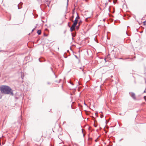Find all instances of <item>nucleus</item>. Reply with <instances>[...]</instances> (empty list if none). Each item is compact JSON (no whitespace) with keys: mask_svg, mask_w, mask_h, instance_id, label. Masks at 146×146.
<instances>
[{"mask_svg":"<svg viewBox=\"0 0 146 146\" xmlns=\"http://www.w3.org/2000/svg\"><path fill=\"white\" fill-rule=\"evenodd\" d=\"M0 90L1 93L2 94H9L12 96L14 95L13 90L8 86L3 85L0 86Z\"/></svg>","mask_w":146,"mask_h":146,"instance_id":"nucleus-1","label":"nucleus"},{"mask_svg":"<svg viewBox=\"0 0 146 146\" xmlns=\"http://www.w3.org/2000/svg\"><path fill=\"white\" fill-rule=\"evenodd\" d=\"M129 94L130 95L134 100H136V98L135 97V94L134 93L132 92H130L129 93Z\"/></svg>","mask_w":146,"mask_h":146,"instance_id":"nucleus-2","label":"nucleus"},{"mask_svg":"<svg viewBox=\"0 0 146 146\" xmlns=\"http://www.w3.org/2000/svg\"><path fill=\"white\" fill-rule=\"evenodd\" d=\"M23 4V3L21 2L18 5V8L19 9H21L22 8V5Z\"/></svg>","mask_w":146,"mask_h":146,"instance_id":"nucleus-3","label":"nucleus"},{"mask_svg":"<svg viewBox=\"0 0 146 146\" xmlns=\"http://www.w3.org/2000/svg\"><path fill=\"white\" fill-rule=\"evenodd\" d=\"M77 24V23L74 22L72 26V27L75 28V27L76 26Z\"/></svg>","mask_w":146,"mask_h":146,"instance_id":"nucleus-4","label":"nucleus"},{"mask_svg":"<svg viewBox=\"0 0 146 146\" xmlns=\"http://www.w3.org/2000/svg\"><path fill=\"white\" fill-rule=\"evenodd\" d=\"M38 60L40 62H42L44 61V59L43 58H39Z\"/></svg>","mask_w":146,"mask_h":146,"instance_id":"nucleus-5","label":"nucleus"},{"mask_svg":"<svg viewBox=\"0 0 146 146\" xmlns=\"http://www.w3.org/2000/svg\"><path fill=\"white\" fill-rule=\"evenodd\" d=\"M74 18V16L73 15L70 18V20L72 21H73V19Z\"/></svg>","mask_w":146,"mask_h":146,"instance_id":"nucleus-6","label":"nucleus"},{"mask_svg":"<svg viewBox=\"0 0 146 146\" xmlns=\"http://www.w3.org/2000/svg\"><path fill=\"white\" fill-rule=\"evenodd\" d=\"M37 34L38 35H40L41 33V31L40 30H38L37 32Z\"/></svg>","mask_w":146,"mask_h":146,"instance_id":"nucleus-7","label":"nucleus"},{"mask_svg":"<svg viewBox=\"0 0 146 146\" xmlns=\"http://www.w3.org/2000/svg\"><path fill=\"white\" fill-rule=\"evenodd\" d=\"M71 35L72 37H75L76 35V34L75 33H71Z\"/></svg>","mask_w":146,"mask_h":146,"instance_id":"nucleus-8","label":"nucleus"},{"mask_svg":"<svg viewBox=\"0 0 146 146\" xmlns=\"http://www.w3.org/2000/svg\"><path fill=\"white\" fill-rule=\"evenodd\" d=\"M74 27H72H72H70V31L71 32H72L73 31V30L74 29Z\"/></svg>","mask_w":146,"mask_h":146,"instance_id":"nucleus-9","label":"nucleus"},{"mask_svg":"<svg viewBox=\"0 0 146 146\" xmlns=\"http://www.w3.org/2000/svg\"><path fill=\"white\" fill-rule=\"evenodd\" d=\"M64 57L65 58H67V56L66 52H65L64 54Z\"/></svg>","mask_w":146,"mask_h":146,"instance_id":"nucleus-10","label":"nucleus"},{"mask_svg":"<svg viewBox=\"0 0 146 146\" xmlns=\"http://www.w3.org/2000/svg\"><path fill=\"white\" fill-rule=\"evenodd\" d=\"M96 121H94V126L96 127L97 126V125L96 124Z\"/></svg>","mask_w":146,"mask_h":146,"instance_id":"nucleus-11","label":"nucleus"},{"mask_svg":"<svg viewBox=\"0 0 146 146\" xmlns=\"http://www.w3.org/2000/svg\"><path fill=\"white\" fill-rule=\"evenodd\" d=\"M89 18H90V17L86 18L85 19V21L87 22H88V21H90L88 20V19Z\"/></svg>","mask_w":146,"mask_h":146,"instance_id":"nucleus-12","label":"nucleus"},{"mask_svg":"<svg viewBox=\"0 0 146 146\" xmlns=\"http://www.w3.org/2000/svg\"><path fill=\"white\" fill-rule=\"evenodd\" d=\"M115 52V51L113 50H112L111 52V54H115V53H114V52Z\"/></svg>","mask_w":146,"mask_h":146,"instance_id":"nucleus-13","label":"nucleus"},{"mask_svg":"<svg viewBox=\"0 0 146 146\" xmlns=\"http://www.w3.org/2000/svg\"><path fill=\"white\" fill-rule=\"evenodd\" d=\"M78 21L77 20V19H76L74 21V22L78 23Z\"/></svg>","mask_w":146,"mask_h":146,"instance_id":"nucleus-14","label":"nucleus"},{"mask_svg":"<svg viewBox=\"0 0 146 146\" xmlns=\"http://www.w3.org/2000/svg\"><path fill=\"white\" fill-rule=\"evenodd\" d=\"M126 34L128 36H130L131 35V34L130 33H128L127 32H126Z\"/></svg>","mask_w":146,"mask_h":146,"instance_id":"nucleus-15","label":"nucleus"},{"mask_svg":"<svg viewBox=\"0 0 146 146\" xmlns=\"http://www.w3.org/2000/svg\"><path fill=\"white\" fill-rule=\"evenodd\" d=\"M77 15H78V13H77ZM80 18V17H79V16L77 15V16L76 17V19H79Z\"/></svg>","mask_w":146,"mask_h":146,"instance_id":"nucleus-16","label":"nucleus"},{"mask_svg":"<svg viewBox=\"0 0 146 146\" xmlns=\"http://www.w3.org/2000/svg\"><path fill=\"white\" fill-rule=\"evenodd\" d=\"M146 21H145L143 22V25H146Z\"/></svg>","mask_w":146,"mask_h":146,"instance_id":"nucleus-17","label":"nucleus"},{"mask_svg":"<svg viewBox=\"0 0 146 146\" xmlns=\"http://www.w3.org/2000/svg\"><path fill=\"white\" fill-rule=\"evenodd\" d=\"M61 80L60 79L59 81L58 82L57 81H55V82H57V83H59L60 82Z\"/></svg>","mask_w":146,"mask_h":146,"instance_id":"nucleus-18","label":"nucleus"},{"mask_svg":"<svg viewBox=\"0 0 146 146\" xmlns=\"http://www.w3.org/2000/svg\"><path fill=\"white\" fill-rule=\"evenodd\" d=\"M70 83L72 85H74V84H73V83L72 82H71V81H70Z\"/></svg>","mask_w":146,"mask_h":146,"instance_id":"nucleus-19","label":"nucleus"},{"mask_svg":"<svg viewBox=\"0 0 146 146\" xmlns=\"http://www.w3.org/2000/svg\"><path fill=\"white\" fill-rule=\"evenodd\" d=\"M143 98L145 99V100L146 101V96H144Z\"/></svg>","mask_w":146,"mask_h":146,"instance_id":"nucleus-20","label":"nucleus"},{"mask_svg":"<svg viewBox=\"0 0 146 146\" xmlns=\"http://www.w3.org/2000/svg\"><path fill=\"white\" fill-rule=\"evenodd\" d=\"M92 138H91V137H89L88 138V140H92Z\"/></svg>","mask_w":146,"mask_h":146,"instance_id":"nucleus-21","label":"nucleus"},{"mask_svg":"<svg viewBox=\"0 0 146 146\" xmlns=\"http://www.w3.org/2000/svg\"><path fill=\"white\" fill-rule=\"evenodd\" d=\"M108 4V2H107L105 3V7H106L107 6Z\"/></svg>","mask_w":146,"mask_h":146,"instance_id":"nucleus-22","label":"nucleus"},{"mask_svg":"<svg viewBox=\"0 0 146 146\" xmlns=\"http://www.w3.org/2000/svg\"><path fill=\"white\" fill-rule=\"evenodd\" d=\"M68 0H67V6H66L67 8V6H68Z\"/></svg>","mask_w":146,"mask_h":146,"instance_id":"nucleus-23","label":"nucleus"},{"mask_svg":"<svg viewBox=\"0 0 146 146\" xmlns=\"http://www.w3.org/2000/svg\"><path fill=\"white\" fill-rule=\"evenodd\" d=\"M69 23H68V26L69 27H70V25H69Z\"/></svg>","mask_w":146,"mask_h":146,"instance_id":"nucleus-24","label":"nucleus"},{"mask_svg":"<svg viewBox=\"0 0 146 146\" xmlns=\"http://www.w3.org/2000/svg\"><path fill=\"white\" fill-rule=\"evenodd\" d=\"M104 117V116L103 115H101L100 116V117L101 118H102Z\"/></svg>","mask_w":146,"mask_h":146,"instance_id":"nucleus-25","label":"nucleus"},{"mask_svg":"<svg viewBox=\"0 0 146 146\" xmlns=\"http://www.w3.org/2000/svg\"><path fill=\"white\" fill-rule=\"evenodd\" d=\"M36 27H35V28H34L33 29V30H32V32H33L35 30V28H36Z\"/></svg>","mask_w":146,"mask_h":146,"instance_id":"nucleus-26","label":"nucleus"},{"mask_svg":"<svg viewBox=\"0 0 146 146\" xmlns=\"http://www.w3.org/2000/svg\"><path fill=\"white\" fill-rule=\"evenodd\" d=\"M15 98L16 99H18V97H15Z\"/></svg>","mask_w":146,"mask_h":146,"instance_id":"nucleus-27","label":"nucleus"},{"mask_svg":"<svg viewBox=\"0 0 146 146\" xmlns=\"http://www.w3.org/2000/svg\"><path fill=\"white\" fill-rule=\"evenodd\" d=\"M44 36H47V35L44 33Z\"/></svg>","mask_w":146,"mask_h":146,"instance_id":"nucleus-28","label":"nucleus"},{"mask_svg":"<svg viewBox=\"0 0 146 146\" xmlns=\"http://www.w3.org/2000/svg\"><path fill=\"white\" fill-rule=\"evenodd\" d=\"M75 57L77 58V59L78 58V57H77V56H76V55H75Z\"/></svg>","mask_w":146,"mask_h":146,"instance_id":"nucleus-29","label":"nucleus"},{"mask_svg":"<svg viewBox=\"0 0 146 146\" xmlns=\"http://www.w3.org/2000/svg\"><path fill=\"white\" fill-rule=\"evenodd\" d=\"M51 70L53 72H54L53 71V69H52V68H51Z\"/></svg>","mask_w":146,"mask_h":146,"instance_id":"nucleus-30","label":"nucleus"},{"mask_svg":"<svg viewBox=\"0 0 146 146\" xmlns=\"http://www.w3.org/2000/svg\"><path fill=\"white\" fill-rule=\"evenodd\" d=\"M118 59H123V58H118Z\"/></svg>","mask_w":146,"mask_h":146,"instance_id":"nucleus-31","label":"nucleus"},{"mask_svg":"<svg viewBox=\"0 0 146 146\" xmlns=\"http://www.w3.org/2000/svg\"><path fill=\"white\" fill-rule=\"evenodd\" d=\"M82 132L83 133V129H82ZM83 136H84V134H83Z\"/></svg>","mask_w":146,"mask_h":146,"instance_id":"nucleus-32","label":"nucleus"},{"mask_svg":"<svg viewBox=\"0 0 146 146\" xmlns=\"http://www.w3.org/2000/svg\"><path fill=\"white\" fill-rule=\"evenodd\" d=\"M84 104L85 105H86V106H87V105H86V104L85 103V102H84Z\"/></svg>","mask_w":146,"mask_h":146,"instance_id":"nucleus-33","label":"nucleus"},{"mask_svg":"<svg viewBox=\"0 0 146 146\" xmlns=\"http://www.w3.org/2000/svg\"><path fill=\"white\" fill-rule=\"evenodd\" d=\"M20 120H22V118H21V117L20 118V119H19V120H20Z\"/></svg>","mask_w":146,"mask_h":146,"instance_id":"nucleus-34","label":"nucleus"},{"mask_svg":"<svg viewBox=\"0 0 146 146\" xmlns=\"http://www.w3.org/2000/svg\"><path fill=\"white\" fill-rule=\"evenodd\" d=\"M73 37H72V40H73L74 39Z\"/></svg>","mask_w":146,"mask_h":146,"instance_id":"nucleus-35","label":"nucleus"},{"mask_svg":"<svg viewBox=\"0 0 146 146\" xmlns=\"http://www.w3.org/2000/svg\"><path fill=\"white\" fill-rule=\"evenodd\" d=\"M47 84H50V82H47Z\"/></svg>","mask_w":146,"mask_h":146,"instance_id":"nucleus-36","label":"nucleus"},{"mask_svg":"<svg viewBox=\"0 0 146 146\" xmlns=\"http://www.w3.org/2000/svg\"><path fill=\"white\" fill-rule=\"evenodd\" d=\"M104 60H105V61L106 62V58H105Z\"/></svg>","mask_w":146,"mask_h":146,"instance_id":"nucleus-37","label":"nucleus"},{"mask_svg":"<svg viewBox=\"0 0 146 146\" xmlns=\"http://www.w3.org/2000/svg\"><path fill=\"white\" fill-rule=\"evenodd\" d=\"M54 74L55 75V76H56V78L57 76H56L55 75V74L54 73Z\"/></svg>","mask_w":146,"mask_h":146,"instance_id":"nucleus-38","label":"nucleus"},{"mask_svg":"<svg viewBox=\"0 0 146 146\" xmlns=\"http://www.w3.org/2000/svg\"><path fill=\"white\" fill-rule=\"evenodd\" d=\"M65 122H66L65 121H64V122H63V124L64 123H65Z\"/></svg>","mask_w":146,"mask_h":146,"instance_id":"nucleus-39","label":"nucleus"},{"mask_svg":"<svg viewBox=\"0 0 146 146\" xmlns=\"http://www.w3.org/2000/svg\"><path fill=\"white\" fill-rule=\"evenodd\" d=\"M144 93L146 92L145 90V91H144Z\"/></svg>","mask_w":146,"mask_h":146,"instance_id":"nucleus-40","label":"nucleus"},{"mask_svg":"<svg viewBox=\"0 0 146 146\" xmlns=\"http://www.w3.org/2000/svg\"><path fill=\"white\" fill-rule=\"evenodd\" d=\"M113 77V76H111V78Z\"/></svg>","mask_w":146,"mask_h":146,"instance_id":"nucleus-41","label":"nucleus"},{"mask_svg":"<svg viewBox=\"0 0 146 146\" xmlns=\"http://www.w3.org/2000/svg\"><path fill=\"white\" fill-rule=\"evenodd\" d=\"M33 15H34V14H33Z\"/></svg>","mask_w":146,"mask_h":146,"instance_id":"nucleus-42","label":"nucleus"},{"mask_svg":"<svg viewBox=\"0 0 146 146\" xmlns=\"http://www.w3.org/2000/svg\"><path fill=\"white\" fill-rule=\"evenodd\" d=\"M128 27H129V26L127 27V28H128Z\"/></svg>","mask_w":146,"mask_h":146,"instance_id":"nucleus-43","label":"nucleus"},{"mask_svg":"<svg viewBox=\"0 0 146 146\" xmlns=\"http://www.w3.org/2000/svg\"><path fill=\"white\" fill-rule=\"evenodd\" d=\"M74 12H73V13H72L73 14H74Z\"/></svg>","mask_w":146,"mask_h":146,"instance_id":"nucleus-44","label":"nucleus"},{"mask_svg":"<svg viewBox=\"0 0 146 146\" xmlns=\"http://www.w3.org/2000/svg\"><path fill=\"white\" fill-rule=\"evenodd\" d=\"M76 28H77V30H78V28L77 27Z\"/></svg>","mask_w":146,"mask_h":146,"instance_id":"nucleus-45","label":"nucleus"},{"mask_svg":"<svg viewBox=\"0 0 146 146\" xmlns=\"http://www.w3.org/2000/svg\"><path fill=\"white\" fill-rule=\"evenodd\" d=\"M106 121H107L106 120V124L107 123H106Z\"/></svg>","mask_w":146,"mask_h":146,"instance_id":"nucleus-46","label":"nucleus"},{"mask_svg":"<svg viewBox=\"0 0 146 146\" xmlns=\"http://www.w3.org/2000/svg\"><path fill=\"white\" fill-rule=\"evenodd\" d=\"M105 133H107V132H106V131H105Z\"/></svg>","mask_w":146,"mask_h":146,"instance_id":"nucleus-47","label":"nucleus"},{"mask_svg":"<svg viewBox=\"0 0 146 146\" xmlns=\"http://www.w3.org/2000/svg\"><path fill=\"white\" fill-rule=\"evenodd\" d=\"M67 52H69V50H67Z\"/></svg>","mask_w":146,"mask_h":146,"instance_id":"nucleus-48","label":"nucleus"},{"mask_svg":"<svg viewBox=\"0 0 146 146\" xmlns=\"http://www.w3.org/2000/svg\"><path fill=\"white\" fill-rule=\"evenodd\" d=\"M104 20V21H105V19H104V20Z\"/></svg>","mask_w":146,"mask_h":146,"instance_id":"nucleus-49","label":"nucleus"},{"mask_svg":"<svg viewBox=\"0 0 146 146\" xmlns=\"http://www.w3.org/2000/svg\"><path fill=\"white\" fill-rule=\"evenodd\" d=\"M120 115H121V113H120Z\"/></svg>","mask_w":146,"mask_h":146,"instance_id":"nucleus-50","label":"nucleus"},{"mask_svg":"<svg viewBox=\"0 0 146 146\" xmlns=\"http://www.w3.org/2000/svg\"><path fill=\"white\" fill-rule=\"evenodd\" d=\"M145 82L146 83V80H145Z\"/></svg>","mask_w":146,"mask_h":146,"instance_id":"nucleus-51","label":"nucleus"},{"mask_svg":"<svg viewBox=\"0 0 146 146\" xmlns=\"http://www.w3.org/2000/svg\"><path fill=\"white\" fill-rule=\"evenodd\" d=\"M110 1V0H108V1Z\"/></svg>","mask_w":146,"mask_h":146,"instance_id":"nucleus-52","label":"nucleus"},{"mask_svg":"<svg viewBox=\"0 0 146 146\" xmlns=\"http://www.w3.org/2000/svg\"><path fill=\"white\" fill-rule=\"evenodd\" d=\"M82 71H83V69H82Z\"/></svg>","mask_w":146,"mask_h":146,"instance_id":"nucleus-53","label":"nucleus"},{"mask_svg":"<svg viewBox=\"0 0 146 146\" xmlns=\"http://www.w3.org/2000/svg\"><path fill=\"white\" fill-rule=\"evenodd\" d=\"M10 19H11V18H10V19H9V20H10Z\"/></svg>","mask_w":146,"mask_h":146,"instance_id":"nucleus-54","label":"nucleus"}]
</instances>
